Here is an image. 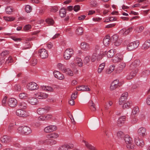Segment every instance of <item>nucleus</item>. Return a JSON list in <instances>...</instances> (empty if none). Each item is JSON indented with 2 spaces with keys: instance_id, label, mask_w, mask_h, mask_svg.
Here are the masks:
<instances>
[{
  "instance_id": "15",
  "label": "nucleus",
  "mask_w": 150,
  "mask_h": 150,
  "mask_svg": "<svg viewBox=\"0 0 150 150\" xmlns=\"http://www.w3.org/2000/svg\"><path fill=\"white\" fill-rule=\"evenodd\" d=\"M40 143L43 144L45 143L48 145L51 146L56 144L57 142L54 140L51 139H48L44 140L41 141Z\"/></svg>"
},
{
  "instance_id": "14",
  "label": "nucleus",
  "mask_w": 150,
  "mask_h": 150,
  "mask_svg": "<svg viewBox=\"0 0 150 150\" xmlns=\"http://www.w3.org/2000/svg\"><path fill=\"white\" fill-rule=\"evenodd\" d=\"M53 74L54 77L58 79L63 80L64 79V75L59 71H54Z\"/></svg>"
},
{
  "instance_id": "10",
  "label": "nucleus",
  "mask_w": 150,
  "mask_h": 150,
  "mask_svg": "<svg viewBox=\"0 0 150 150\" xmlns=\"http://www.w3.org/2000/svg\"><path fill=\"white\" fill-rule=\"evenodd\" d=\"M27 87L28 89L30 90H34L38 89L39 86L36 83L31 82L27 84Z\"/></svg>"
},
{
  "instance_id": "36",
  "label": "nucleus",
  "mask_w": 150,
  "mask_h": 150,
  "mask_svg": "<svg viewBox=\"0 0 150 150\" xmlns=\"http://www.w3.org/2000/svg\"><path fill=\"white\" fill-rule=\"evenodd\" d=\"M83 32V28H82L81 27L77 28L76 31V34L78 35H82Z\"/></svg>"
},
{
  "instance_id": "59",
  "label": "nucleus",
  "mask_w": 150,
  "mask_h": 150,
  "mask_svg": "<svg viewBox=\"0 0 150 150\" xmlns=\"http://www.w3.org/2000/svg\"><path fill=\"white\" fill-rule=\"evenodd\" d=\"M45 118V121L51 118L52 117V115L51 114H49L47 115H44Z\"/></svg>"
},
{
  "instance_id": "44",
  "label": "nucleus",
  "mask_w": 150,
  "mask_h": 150,
  "mask_svg": "<svg viewBox=\"0 0 150 150\" xmlns=\"http://www.w3.org/2000/svg\"><path fill=\"white\" fill-rule=\"evenodd\" d=\"M31 48V44L30 42H26L25 45L24 47L23 48V50L27 49H30Z\"/></svg>"
},
{
  "instance_id": "13",
  "label": "nucleus",
  "mask_w": 150,
  "mask_h": 150,
  "mask_svg": "<svg viewBox=\"0 0 150 150\" xmlns=\"http://www.w3.org/2000/svg\"><path fill=\"white\" fill-rule=\"evenodd\" d=\"M35 97L39 99H45L47 98L48 95L45 93L38 92L35 94Z\"/></svg>"
},
{
  "instance_id": "49",
  "label": "nucleus",
  "mask_w": 150,
  "mask_h": 150,
  "mask_svg": "<svg viewBox=\"0 0 150 150\" xmlns=\"http://www.w3.org/2000/svg\"><path fill=\"white\" fill-rule=\"evenodd\" d=\"M58 68L60 70H61L63 72L64 71V70L66 69V68L64 67V65L61 64L59 63L58 64Z\"/></svg>"
},
{
  "instance_id": "1",
  "label": "nucleus",
  "mask_w": 150,
  "mask_h": 150,
  "mask_svg": "<svg viewBox=\"0 0 150 150\" xmlns=\"http://www.w3.org/2000/svg\"><path fill=\"white\" fill-rule=\"evenodd\" d=\"M18 132L22 134L28 135L32 132L30 128L27 126L20 127L17 129Z\"/></svg>"
},
{
  "instance_id": "53",
  "label": "nucleus",
  "mask_w": 150,
  "mask_h": 150,
  "mask_svg": "<svg viewBox=\"0 0 150 150\" xmlns=\"http://www.w3.org/2000/svg\"><path fill=\"white\" fill-rule=\"evenodd\" d=\"M25 11L28 13H30L32 10V8L29 5H27L25 8Z\"/></svg>"
},
{
  "instance_id": "45",
  "label": "nucleus",
  "mask_w": 150,
  "mask_h": 150,
  "mask_svg": "<svg viewBox=\"0 0 150 150\" xmlns=\"http://www.w3.org/2000/svg\"><path fill=\"white\" fill-rule=\"evenodd\" d=\"M131 103L129 102H127L126 103H124L122 106L123 109L128 108L130 107Z\"/></svg>"
},
{
  "instance_id": "5",
  "label": "nucleus",
  "mask_w": 150,
  "mask_h": 150,
  "mask_svg": "<svg viewBox=\"0 0 150 150\" xmlns=\"http://www.w3.org/2000/svg\"><path fill=\"white\" fill-rule=\"evenodd\" d=\"M73 53V50L72 49L69 48L66 49L64 53V58L66 60L69 59L72 56Z\"/></svg>"
},
{
  "instance_id": "25",
  "label": "nucleus",
  "mask_w": 150,
  "mask_h": 150,
  "mask_svg": "<svg viewBox=\"0 0 150 150\" xmlns=\"http://www.w3.org/2000/svg\"><path fill=\"white\" fill-rule=\"evenodd\" d=\"M83 142L85 144V145L88 149L90 150H97L94 146L89 143L88 142L85 140H83Z\"/></svg>"
},
{
  "instance_id": "12",
  "label": "nucleus",
  "mask_w": 150,
  "mask_h": 150,
  "mask_svg": "<svg viewBox=\"0 0 150 150\" xmlns=\"http://www.w3.org/2000/svg\"><path fill=\"white\" fill-rule=\"evenodd\" d=\"M16 114L17 115L23 117H26L29 115L25 111L21 109H18L16 111Z\"/></svg>"
},
{
  "instance_id": "22",
  "label": "nucleus",
  "mask_w": 150,
  "mask_h": 150,
  "mask_svg": "<svg viewBox=\"0 0 150 150\" xmlns=\"http://www.w3.org/2000/svg\"><path fill=\"white\" fill-rule=\"evenodd\" d=\"M150 47V39L146 40L142 46V48L146 50Z\"/></svg>"
},
{
  "instance_id": "52",
  "label": "nucleus",
  "mask_w": 150,
  "mask_h": 150,
  "mask_svg": "<svg viewBox=\"0 0 150 150\" xmlns=\"http://www.w3.org/2000/svg\"><path fill=\"white\" fill-rule=\"evenodd\" d=\"M144 28L143 26L137 27L135 29V30L138 33L141 32L144 29Z\"/></svg>"
},
{
  "instance_id": "18",
  "label": "nucleus",
  "mask_w": 150,
  "mask_h": 150,
  "mask_svg": "<svg viewBox=\"0 0 150 150\" xmlns=\"http://www.w3.org/2000/svg\"><path fill=\"white\" fill-rule=\"evenodd\" d=\"M1 141L5 143H7L11 141V138L7 135H4L1 138Z\"/></svg>"
},
{
  "instance_id": "33",
  "label": "nucleus",
  "mask_w": 150,
  "mask_h": 150,
  "mask_svg": "<svg viewBox=\"0 0 150 150\" xmlns=\"http://www.w3.org/2000/svg\"><path fill=\"white\" fill-rule=\"evenodd\" d=\"M75 61L79 67H81L82 66L83 63L81 58L79 57H76Z\"/></svg>"
},
{
  "instance_id": "16",
  "label": "nucleus",
  "mask_w": 150,
  "mask_h": 150,
  "mask_svg": "<svg viewBox=\"0 0 150 150\" xmlns=\"http://www.w3.org/2000/svg\"><path fill=\"white\" fill-rule=\"evenodd\" d=\"M138 134L143 137L146 136L147 134L146 132V129L144 127H141L137 131Z\"/></svg>"
},
{
  "instance_id": "4",
  "label": "nucleus",
  "mask_w": 150,
  "mask_h": 150,
  "mask_svg": "<svg viewBox=\"0 0 150 150\" xmlns=\"http://www.w3.org/2000/svg\"><path fill=\"white\" fill-rule=\"evenodd\" d=\"M139 42L138 40L131 42L127 45V49L128 51H132L137 48L139 46Z\"/></svg>"
},
{
  "instance_id": "40",
  "label": "nucleus",
  "mask_w": 150,
  "mask_h": 150,
  "mask_svg": "<svg viewBox=\"0 0 150 150\" xmlns=\"http://www.w3.org/2000/svg\"><path fill=\"white\" fill-rule=\"evenodd\" d=\"M18 105L20 108L23 109H25L27 106L26 103L24 102L19 103Z\"/></svg>"
},
{
  "instance_id": "9",
  "label": "nucleus",
  "mask_w": 150,
  "mask_h": 150,
  "mask_svg": "<svg viewBox=\"0 0 150 150\" xmlns=\"http://www.w3.org/2000/svg\"><path fill=\"white\" fill-rule=\"evenodd\" d=\"M8 104L10 107H15L17 104V101L14 98H10L8 100Z\"/></svg>"
},
{
  "instance_id": "8",
  "label": "nucleus",
  "mask_w": 150,
  "mask_h": 150,
  "mask_svg": "<svg viewBox=\"0 0 150 150\" xmlns=\"http://www.w3.org/2000/svg\"><path fill=\"white\" fill-rule=\"evenodd\" d=\"M57 129L56 126L51 125L45 127L44 129V131L46 133H50L56 130Z\"/></svg>"
},
{
  "instance_id": "27",
  "label": "nucleus",
  "mask_w": 150,
  "mask_h": 150,
  "mask_svg": "<svg viewBox=\"0 0 150 150\" xmlns=\"http://www.w3.org/2000/svg\"><path fill=\"white\" fill-rule=\"evenodd\" d=\"M5 11L7 13L11 15L14 10L13 8L11 6H7L5 9Z\"/></svg>"
},
{
  "instance_id": "7",
  "label": "nucleus",
  "mask_w": 150,
  "mask_h": 150,
  "mask_svg": "<svg viewBox=\"0 0 150 150\" xmlns=\"http://www.w3.org/2000/svg\"><path fill=\"white\" fill-rule=\"evenodd\" d=\"M38 52L40 57L42 59H45L48 56L47 51L45 49H42L40 50Z\"/></svg>"
},
{
  "instance_id": "54",
  "label": "nucleus",
  "mask_w": 150,
  "mask_h": 150,
  "mask_svg": "<svg viewBox=\"0 0 150 150\" xmlns=\"http://www.w3.org/2000/svg\"><path fill=\"white\" fill-rule=\"evenodd\" d=\"M46 22L50 25H53L54 23V21L52 19L47 18L46 20Z\"/></svg>"
},
{
  "instance_id": "56",
  "label": "nucleus",
  "mask_w": 150,
  "mask_h": 150,
  "mask_svg": "<svg viewBox=\"0 0 150 150\" xmlns=\"http://www.w3.org/2000/svg\"><path fill=\"white\" fill-rule=\"evenodd\" d=\"M42 89L44 90H45L47 91H52L53 90V89L51 87L46 86H43L42 87Z\"/></svg>"
},
{
  "instance_id": "19",
  "label": "nucleus",
  "mask_w": 150,
  "mask_h": 150,
  "mask_svg": "<svg viewBox=\"0 0 150 150\" xmlns=\"http://www.w3.org/2000/svg\"><path fill=\"white\" fill-rule=\"evenodd\" d=\"M74 145L72 144H69L63 145L60 147L59 150H68V149L73 148Z\"/></svg>"
},
{
  "instance_id": "42",
  "label": "nucleus",
  "mask_w": 150,
  "mask_h": 150,
  "mask_svg": "<svg viewBox=\"0 0 150 150\" xmlns=\"http://www.w3.org/2000/svg\"><path fill=\"white\" fill-rule=\"evenodd\" d=\"M118 40H119L118 37L117 35H113L110 38V40L112 41L113 42H116Z\"/></svg>"
},
{
  "instance_id": "57",
  "label": "nucleus",
  "mask_w": 150,
  "mask_h": 150,
  "mask_svg": "<svg viewBox=\"0 0 150 150\" xmlns=\"http://www.w3.org/2000/svg\"><path fill=\"white\" fill-rule=\"evenodd\" d=\"M97 54L93 53L91 57V60L92 62H94L97 59Z\"/></svg>"
},
{
  "instance_id": "2",
  "label": "nucleus",
  "mask_w": 150,
  "mask_h": 150,
  "mask_svg": "<svg viewBox=\"0 0 150 150\" xmlns=\"http://www.w3.org/2000/svg\"><path fill=\"white\" fill-rule=\"evenodd\" d=\"M138 67L134 65H133L132 64H131L129 67V69L131 71L129 75L127 76V79H130L136 76L138 71Z\"/></svg>"
},
{
  "instance_id": "39",
  "label": "nucleus",
  "mask_w": 150,
  "mask_h": 150,
  "mask_svg": "<svg viewBox=\"0 0 150 150\" xmlns=\"http://www.w3.org/2000/svg\"><path fill=\"white\" fill-rule=\"evenodd\" d=\"M139 112V110L138 107H134L132 110V113L133 115H136L138 114Z\"/></svg>"
},
{
  "instance_id": "62",
  "label": "nucleus",
  "mask_w": 150,
  "mask_h": 150,
  "mask_svg": "<svg viewBox=\"0 0 150 150\" xmlns=\"http://www.w3.org/2000/svg\"><path fill=\"white\" fill-rule=\"evenodd\" d=\"M9 51H5L2 52L1 53V55L2 57H4L6 55H8L9 53Z\"/></svg>"
},
{
  "instance_id": "32",
  "label": "nucleus",
  "mask_w": 150,
  "mask_h": 150,
  "mask_svg": "<svg viewBox=\"0 0 150 150\" xmlns=\"http://www.w3.org/2000/svg\"><path fill=\"white\" fill-rule=\"evenodd\" d=\"M63 72L65 73L66 74L70 76H72L73 75V71L70 69L68 68H66Z\"/></svg>"
},
{
  "instance_id": "20",
  "label": "nucleus",
  "mask_w": 150,
  "mask_h": 150,
  "mask_svg": "<svg viewBox=\"0 0 150 150\" xmlns=\"http://www.w3.org/2000/svg\"><path fill=\"white\" fill-rule=\"evenodd\" d=\"M126 117L125 116H123L120 117L117 121V125L118 126H121L124 123Z\"/></svg>"
},
{
  "instance_id": "28",
  "label": "nucleus",
  "mask_w": 150,
  "mask_h": 150,
  "mask_svg": "<svg viewBox=\"0 0 150 150\" xmlns=\"http://www.w3.org/2000/svg\"><path fill=\"white\" fill-rule=\"evenodd\" d=\"M132 30V28L130 27L127 29V30L125 29H123L120 30V32L123 33V35H126L129 34V33L131 32Z\"/></svg>"
},
{
  "instance_id": "41",
  "label": "nucleus",
  "mask_w": 150,
  "mask_h": 150,
  "mask_svg": "<svg viewBox=\"0 0 150 150\" xmlns=\"http://www.w3.org/2000/svg\"><path fill=\"white\" fill-rule=\"evenodd\" d=\"M28 96V95L25 93H21L19 94V97L21 99H25Z\"/></svg>"
},
{
  "instance_id": "47",
  "label": "nucleus",
  "mask_w": 150,
  "mask_h": 150,
  "mask_svg": "<svg viewBox=\"0 0 150 150\" xmlns=\"http://www.w3.org/2000/svg\"><path fill=\"white\" fill-rule=\"evenodd\" d=\"M117 135L118 138H120L123 137L125 134L123 132L121 131H119L117 132Z\"/></svg>"
},
{
  "instance_id": "35",
  "label": "nucleus",
  "mask_w": 150,
  "mask_h": 150,
  "mask_svg": "<svg viewBox=\"0 0 150 150\" xmlns=\"http://www.w3.org/2000/svg\"><path fill=\"white\" fill-rule=\"evenodd\" d=\"M115 54L114 50L111 49L107 53V57L108 58H111Z\"/></svg>"
},
{
  "instance_id": "37",
  "label": "nucleus",
  "mask_w": 150,
  "mask_h": 150,
  "mask_svg": "<svg viewBox=\"0 0 150 150\" xmlns=\"http://www.w3.org/2000/svg\"><path fill=\"white\" fill-rule=\"evenodd\" d=\"M59 136L58 134L56 133H52L48 135L47 138H56Z\"/></svg>"
},
{
  "instance_id": "51",
  "label": "nucleus",
  "mask_w": 150,
  "mask_h": 150,
  "mask_svg": "<svg viewBox=\"0 0 150 150\" xmlns=\"http://www.w3.org/2000/svg\"><path fill=\"white\" fill-rule=\"evenodd\" d=\"M115 81H113L112 83H111V85L110 86V88L112 89H114L115 88L117 87L118 86L119 87L120 86V85H117L115 83Z\"/></svg>"
},
{
  "instance_id": "48",
  "label": "nucleus",
  "mask_w": 150,
  "mask_h": 150,
  "mask_svg": "<svg viewBox=\"0 0 150 150\" xmlns=\"http://www.w3.org/2000/svg\"><path fill=\"white\" fill-rule=\"evenodd\" d=\"M90 61V57L87 56H86L83 61V63L85 64H88L89 63Z\"/></svg>"
},
{
  "instance_id": "23",
  "label": "nucleus",
  "mask_w": 150,
  "mask_h": 150,
  "mask_svg": "<svg viewBox=\"0 0 150 150\" xmlns=\"http://www.w3.org/2000/svg\"><path fill=\"white\" fill-rule=\"evenodd\" d=\"M80 47L81 49L84 50H87L89 49V44L86 42H82L81 43Z\"/></svg>"
},
{
  "instance_id": "11",
  "label": "nucleus",
  "mask_w": 150,
  "mask_h": 150,
  "mask_svg": "<svg viewBox=\"0 0 150 150\" xmlns=\"http://www.w3.org/2000/svg\"><path fill=\"white\" fill-rule=\"evenodd\" d=\"M134 141L137 145L139 147H142L144 146V143L143 139L137 136L135 137Z\"/></svg>"
},
{
  "instance_id": "46",
  "label": "nucleus",
  "mask_w": 150,
  "mask_h": 150,
  "mask_svg": "<svg viewBox=\"0 0 150 150\" xmlns=\"http://www.w3.org/2000/svg\"><path fill=\"white\" fill-rule=\"evenodd\" d=\"M105 52L104 54V52H100L98 55L97 54V59L98 61L101 60L103 57V55L105 54Z\"/></svg>"
},
{
  "instance_id": "30",
  "label": "nucleus",
  "mask_w": 150,
  "mask_h": 150,
  "mask_svg": "<svg viewBox=\"0 0 150 150\" xmlns=\"http://www.w3.org/2000/svg\"><path fill=\"white\" fill-rule=\"evenodd\" d=\"M66 10L64 8L61 9L59 11V14L61 17H64L66 15Z\"/></svg>"
},
{
  "instance_id": "24",
  "label": "nucleus",
  "mask_w": 150,
  "mask_h": 150,
  "mask_svg": "<svg viewBox=\"0 0 150 150\" xmlns=\"http://www.w3.org/2000/svg\"><path fill=\"white\" fill-rule=\"evenodd\" d=\"M76 90L78 91H90V89L87 86L82 85L78 86L76 88Z\"/></svg>"
},
{
  "instance_id": "6",
  "label": "nucleus",
  "mask_w": 150,
  "mask_h": 150,
  "mask_svg": "<svg viewBox=\"0 0 150 150\" xmlns=\"http://www.w3.org/2000/svg\"><path fill=\"white\" fill-rule=\"evenodd\" d=\"M123 59L122 55L120 53H117L113 56L112 61L113 63H116L122 60Z\"/></svg>"
},
{
  "instance_id": "34",
  "label": "nucleus",
  "mask_w": 150,
  "mask_h": 150,
  "mask_svg": "<svg viewBox=\"0 0 150 150\" xmlns=\"http://www.w3.org/2000/svg\"><path fill=\"white\" fill-rule=\"evenodd\" d=\"M105 66V64L104 63H102L99 65L98 70V73H100L102 72V71L104 69Z\"/></svg>"
},
{
  "instance_id": "29",
  "label": "nucleus",
  "mask_w": 150,
  "mask_h": 150,
  "mask_svg": "<svg viewBox=\"0 0 150 150\" xmlns=\"http://www.w3.org/2000/svg\"><path fill=\"white\" fill-rule=\"evenodd\" d=\"M28 102L31 104L35 105L37 104L38 102V100L35 98L31 97L29 98Z\"/></svg>"
},
{
  "instance_id": "61",
  "label": "nucleus",
  "mask_w": 150,
  "mask_h": 150,
  "mask_svg": "<svg viewBox=\"0 0 150 150\" xmlns=\"http://www.w3.org/2000/svg\"><path fill=\"white\" fill-rule=\"evenodd\" d=\"M13 62V60L11 57H8V59H6L5 62L6 64H8L9 63H11Z\"/></svg>"
},
{
  "instance_id": "43",
  "label": "nucleus",
  "mask_w": 150,
  "mask_h": 150,
  "mask_svg": "<svg viewBox=\"0 0 150 150\" xmlns=\"http://www.w3.org/2000/svg\"><path fill=\"white\" fill-rule=\"evenodd\" d=\"M15 125L14 123H10L9 124L8 128V131L9 132H11L13 130Z\"/></svg>"
},
{
  "instance_id": "31",
  "label": "nucleus",
  "mask_w": 150,
  "mask_h": 150,
  "mask_svg": "<svg viewBox=\"0 0 150 150\" xmlns=\"http://www.w3.org/2000/svg\"><path fill=\"white\" fill-rule=\"evenodd\" d=\"M89 106H90V109L92 111H94L96 110V108L95 107V104L93 103L92 100H90L89 103Z\"/></svg>"
},
{
  "instance_id": "50",
  "label": "nucleus",
  "mask_w": 150,
  "mask_h": 150,
  "mask_svg": "<svg viewBox=\"0 0 150 150\" xmlns=\"http://www.w3.org/2000/svg\"><path fill=\"white\" fill-rule=\"evenodd\" d=\"M127 99V98H125V97H122L121 96L119 99V105H122L123 103L126 101Z\"/></svg>"
},
{
  "instance_id": "58",
  "label": "nucleus",
  "mask_w": 150,
  "mask_h": 150,
  "mask_svg": "<svg viewBox=\"0 0 150 150\" xmlns=\"http://www.w3.org/2000/svg\"><path fill=\"white\" fill-rule=\"evenodd\" d=\"M37 60L35 58H33L31 62V64L32 66H35L37 64Z\"/></svg>"
},
{
  "instance_id": "60",
  "label": "nucleus",
  "mask_w": 150,
  "mask_h": 150,
  "mask_svg": "<svg viewBox=\"0 0 150 150\" xmlns=\"http://www.w3.org/2000/svg\"><path fill=\"white\" fill-rule=\"evenodd\" d=\"M132 119L131 122L132 124H135L136 123L138 120L135 117V116H132Z\"/></svg>"
},
{
  "instance_id": "64",
  "label": "nucleus",
  "mask_w": 150,
  "mask_h": 150,
  "mask_svg": "<svg viewBox=\"0 0 150 150\" xmlns=\"http://www.w3.org/2000/svg\"><path fill=\"white\" fill-rule=\"evenodd\" d=\"M80 9V6L78 5H75L73 9L76 12L79 10Z\"/></svg>"
},
{
  "instance_id": "38",
  "label": "nucleus",
  "mask_w": 150,
  "mask_h": 150,
  "mask_svg": "<svg viewBox=\"0 0 150 150\" xmlns=\"http://www.w3.org/2000/svg\"><path fill=\"white\" fill-rule=\"evenodd\" d=\"M4 18L5 21H13L15 19V18L13 16L7 17L5 16L4 17Z\"/></svg>"
},
{
  "instance_id": "21",
  "label": "nucleus",
  "mask_w": 150,
  "mask_h": 150,
  "mask_svg": "<svg viewBox=\"0 0 150 150\" xmlns=\"http://www.w3.org/2000/svg\"><path fill=\"white\" fill-rule=\"evenodd\" d=\"M110 37L107 35L104 38L103 41L104 45L106 47L108 46L110 43Z\"/></svg>"
},
{
  "instance_id": "55",
  "label": "nucleus",
  "mask_w": 150,
  "mask_h": 150,
  "mask_svg": "<svg viewBox=\"0 0 150 150\" xmlns=\"http://www.w3.org/2000/svg\"><path fill=\"white\" fill-rule=\"evenodd\" d=\"M133 65H134L135 66L138 67L140 64V61L139 60L137 59L134 60L132 63Z\"/></svg>"
},
{
  "instance_id": "63",
  "label": "nucleus",
  "mask_w": 150,
  "mask_h": 150,
  "mask_svg": "<svg viewBox=\"0 0 150 150\" xmlns=\"http://www.w3.org/2000/svg\"><path fill=\"white\" fill-rule=\"evenodd\" d=\"M14 87L15 89L17 91H20L21 90V87L19 85H16Z\"/></svg>"
},
{
  "instance_id": "17",
  "label": "nucleus",
  "mask_w": 150,
  "mask_h": 150,
  "mask_svg": "<svg viewBox=\"0 0 150 150\" xmlns=\"http://www.w3.org/2000/svg\"><path fill=\"white\" fill-rule=\"evenodd\" d=\"M126 64L125 62H122L120 63L118 67L116 69L117 73H120L126 67Z\"/></svg>"
},
{
  "instance_id": "3",
  "label": "nucleus",
  "mask_w": 150,
  "mask_h": 150,
  "mask_svg": "<svg viewBox=\"0 0 150 150\" xmlns=\"http://www.w3.org/2000/svg\"><path fill=\"white\" fill-rule=\"evenodd\" d=\"M124 140L126 144H127V148L129 149H134V146L132 144V138L130 137L128 135H125Z\"/></svg>"
},
{
  "instance_id": "26",
  "label": "nucleus",
  "mask_w": 150,
  "mask_h": 150,
  "mask_svg": "<svg viewBox=\"0 0 150 150\" xmlns=\"http://www.w3.org/2000/svg\"><path fill=\"white\" fill-rule=\"evenodd\" d=\"M48 109V108H40L37 110V112L38 114L41 115L46 113Z\"/></svg>"
}]
</instances>
